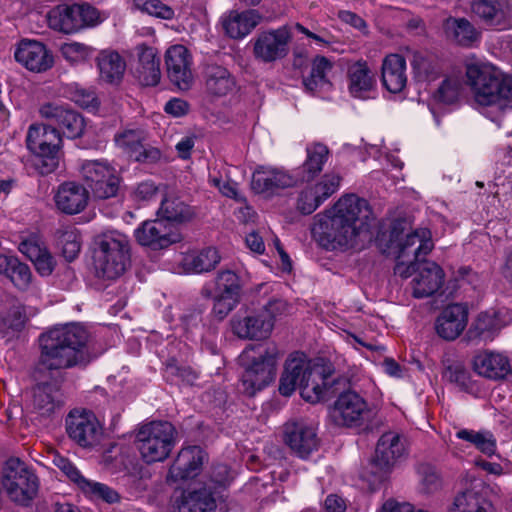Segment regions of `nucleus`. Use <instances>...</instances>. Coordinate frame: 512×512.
Here are the masks:
<instances>
[{"mask_svg": "<svg viewBox=\"0 0 512 512\" xmlns=\"http://www.w3.org/2000/svg\"><path fill=\"white\" fill-rule=\"evenodd\" d=\"M215 508V499L207 488L184 493L178 506L179 512H211Z\"/></svg>", "mask_w": 512, "mask_h": 512, "instance_id": "46", "label": "nucleus"}, {"mask_svg": "<svg viewBox=\"0 0 512 512\" xmlns=\"http://www.w3.org/2000/svg\"><path fill=\"white\" fill-rule=\"evenodd\" d=\"M332 68L333 63L328 58L315 57L311 64L310 74L303 79L305 88L312 93L328 90L331 87L328 75Z\"/></svg>", "mask_w": 512, "mask_h": 512, "instance_id": "42", "label": "nucleus"}, {"mask_svg": "<svg viewBox=\"0 0 512 512\" xmlns=\"http://www.w3.org/2000/svg\"><path fill=\"white\" fill-rule=\"evenodd\" d=\"M260 19L255 10L231 11L223 19V27L229 37L240 39L248 35L259 24Z\"/></svg>", "mask_w": 512, "mask_h": 512, "instance_id": "38", "label": "nucleus"}, {"mask_svg": "<svg viewBox=\"0 0 512 512\" xmlns=\"http://www.w3.org/2000/svg\"><path fill=\"white\" fill-rule=\"evenodd\" d=\"M30 261L34 264L36 271L41 276L51 275L56 267V260L48 248Z\"/></svg>", "mask_w": 512, "mask_h": 512, "instance_id": "61", "label": "nucleus"}, {"mask_svg": "<svg viewBox=\"0 0 512 512\" xmlns=\"http://www.w3.org/2000/svg\"><path fill=\"white\" fill-rule=\"evenodd\" d=\"M279 353L273 345H250L240 355L243 392L254 396L276 377Z\"/></svg>", "mask_w": 512, "mask_h": 512, "instance_id": "5", "label": "nucleus"}, {"mask_svg": "<svg viewBox=\"0 0 512 512\" xmlns=\"http://www.w3.org/2000/svg\"><path fill=\"white\" fill-rule=\"evenodd\" d=\"M406 455L407 444L405 438L395 431H388L383 433L377 442L373 465L387 474Z\"/></svg>", "mask_w": 512, "mask_h": 512, "instance_id": "21", "label": "nucleus"}, {"mask_svg": "<svg viewBox=\"0 0 512 512\" xmlns=\"http://www.w3.org/2000/svg\"><path fill=\"white\" fill-rule=\"evenodd\" d=\"M299 178L281 167L258 166L253 174L251 188L257 194L272 197L297 184Z\"/></svg>", "mask_w": 512, "mask_h": 512, "instance_id": "16", "label": "nucleus"}, {"mask_svg": "<svg viewBox=\"0 0 512 512\" xmlns=\"http://www.w3.org/2000/svg\"><path fill=\"white\" fill-rule=\"evenodd\" d=\"M474 371L482 377L491 380L504 379L511 373L509 358L500 352L484 351L473 359Z\"/></svg>", "mask_w": 512, "mask_h": 512, "instance_id": "32", "label": "nucleus"}, {"mask_svg": "<svg viewBox=\"0 0 512 512\" xmlns=\"http://www.w3.org/2000/svg\"><path fill=\"white\" fill-rule=\"evenodd\" d=\"M307 158L302 165V181H309L316 177L328 159L329 150L322 143H313L306 148Z\"/></svg>", "mask_w": 512, "mask_h": 512, "instance_id": "47", "label": "nucleus"}, {"mask_svg": "<svg viewBox=\"0 0 512 512\" xmlns=\"http://www.w3.org/2000/svg\"><path fill=\"white\" fill-rule=\"evenodd\" d=\"M510 316L504 310H489L480 313L467 331V338L471 342H490L500 330L510 323Z\"/></svg>", "mask_w": 512, "mask_h": 512, "instance_id": "25", "label": "nucleus"}, {"mask_svg": "<svg viewBox=\"0 0 512 512\" xmlns=\"http://www.w3.org/2000/svg\"><path fill=\"white\" fill-rule=\"evenodd\" d=\"M231 327L233 333L241 339L263 340L271 334L273 322L259 311L245 314L238 312L231 319Z\"/></svg>", "mask_w": 512, "mask_h": 512, "instance_id": "26", "label": "nucleus"}, {"mask_svg": "<svg viewBox=\"0 0 512 512\" xmlns=\"http://www.w3.org/2000/svg\"><path fill=\"white\" fill-rule=\"evenodd\" d=\"M380 512H429L424 509H417L414 505L408 502H398L395 500L386 501L382 507Z\"/></svg>", "mask_w": 512, "mask_h": 512, "instance_id": "63", "label": "nucleus"}, {"mask_svg": "<svg viewBox=\"0 0 512 512\" xmlns=\"http://www.w3.org/2000/svg\"><path fill=\"white\" fill-rule=\"evenodd\" d=\"M220 262L217 249L208 247L201 251H193L182 257L181 264L187 273L208 272Z\"/></svg>", "mask_w": 512, "mask_h": 512, "instance_id": "44", "label": "nucleus"}, {"mask_svg": "<svg viewBox=\"0 0 512 512\" xmlns=\"http://www.w3.org/2000/svg\"><path fill=\"white\" fill-rule=\"evenodd\" d=\"M455 435L458 439L470 443L487 456H491L496 452V439L490 431L460 429Z\"/></svg>", "mask_w": 512, "mask_h": 512, "instance_id": "50", "label": "nucleus"}, {"mask_svg": "<svg viewBox=\"0 0 512 512\" xmlns=\"http://www.w3.org/2000/svg\"><path fill=\"white\" fill-rule=\"evenodd\" d=\"M97 66L101 80L109 84L119 83L126 69L124 59L114 51L100 52L97 56Z\"/></svg>", "mask_w": 512, "mask_h": 512, "instance_id": "41", "label": "nucleus"}, {"mask_svg": "<svg viewBox=\"0 0 512 512\" xmlns=\"http://www.w3.org/2000/svg\"><path fill=\"white\" fill-rule=\"evenodd\" d=\"M137 9L157 18L170 20L174 17V10L160 0H134Z\"/></svg>", "mask_w": 512, "mask_h": 512, "instance_id": "56", "label": "nucleus"}, {"mask_svg": "<svg viewBox=\"0 0 512 512\" xmlns=\"http://www.w3.org/2000/svg\"><path fill=\"white\" fill-rule=\"evenodd\" d=\"M138 243L154 250L164 249L181 241L182 236L170 223L161 218L147 220L134 231Z\"/></svg>", "mask_w": 512, "mask_h": 512, "instance_id": "20", "label": "nucleus"}, {"mask_svg": "<svg viewBox=\"0 0 512 512\" xmlns=\"http://www.w3.org/2000/svg\"><path fill=\"white\" fill-rule=\"evenodd\" d=\"M59 243L62 246V252L64 257L68 261L74 260L81 248V243L78 234L73 229H65L59 231L58 237Z\"/></svg>", "mask_w": 512, "mask_h": 512, "instance_id": "57", "label": "nucleus"}, {"mask_svg": "<svg viewBox=\"0 0 512 512\" xmlns=\"http://www.w3.org/2000/svg\"><path fill=\"white\" fill-rule=\"evenodd\" d=\"M368 412V405L359 394L346 391L335 401L331 417L338 426L358 427L364 423Z\"/></svg>", "mask_w": 512, "mask_h": 512, "instance_id": "19", "label": "nucleus"}, {"mask_svg": "<svg viewBox=\"0 0 512 512\" xmlns=\"http://www.w3.org/2000/svg\"><path fill=\"white\" fill-rule=\"evenodd\" d=\"M412 294L415 298H425L436 293L444 283V271L435 262L421 261L411 268Z\"/></svg>", "mask_w": 512, "mask_h": 512, "instance_id": "24", "label": "nucleus"}, {"mask_svg": "<svg viewBox=\"0 0 512 512\" xmlns=\"http://www.w3.org/2000/svg\"><path fill=\"white\" fill-rule=\"evenodd\" d=\"M65 427L69 438L83 448L96 445L103 431L95 414L85 409L70 411L65 419Z\"/></svg>", "mask_w": 512, "mask_h": 512, "instance_id": "14", "label": "nucleus"}, {"mask_svg": "<svg viewBox=\"0 0 512 512\" xmlns=\"http://www.w3.org/2000/svg\"><path fill=\"white\" fill-rule=\"evenodd\" d=\"M205 454L198 446L181 449L169 469V477L174 481L197 476L201 470Z\"/></svg>", "mask_w": 512, "mask_h": 512, "instance_id": "33", "label": "nucleus"}, {"mask_svg": "<svg viewBox=\"0 0 512 512\" xmlns=\"http://www.w3.org/2000/svg\"><path fill=\"white\" fill-rule=\"evenodd\" d=\"M140 82L145 86H155L161 79L160 58L152 47H144L139 53L137 68Z\"/></svg>", "mask_w": 512, "mask_h": 512, "instance_id": "43", "label": "nucleus"}, {"mask_svg": "<svg viewBox=\"0 0 512 512\" xmlns=\"http://www.w3.org/2000/svg\"><path fill=\"white\" fill-rule=\"evenodd\" d=\"M49 124L30 125L26 145L34 155V165L42 174L52 173L62 157V136L58 128Z\"/></svg>", "mask_w": 512, "mask_h": 512, "instance_id": "7", "label": "nucleus"}, {"mask_svg": "<svg viewBox=\"0 0 512 512\" xmlns=\"http://www.w3.org/2000/svg\"><path fill=\"white\" fill-rule=\"evenodd\" d=\"M15 60L27 70L43 73L54 65L52 51L42 42L23 39L19 42L15 53Z\"/></svg>", "mask_w": 512, "mask_h": 512, "instance_id": "23", "label": "nucleus"}, {"mask_svg": "<svg viewBox=\"0 0 512 512\" xmlns=\"http://www.w3.org/2000/svg\"><path fill=\"white\" fill-rule=\"evenodd\" d=\"M338 175H325L322 181L304 188L297 200V209L304 215L313 213L327 198L335 193L340 185Z\"/></svg>", "mask_w": 512, "mask_h": 512, "instance_id": "28", "label": "nucleus"}, {"mask_svg": "<svg viewBox=\"0 0 512 512\" xmlns=\"http://www.w3.org/2000/svg\"><path fill=\"white\" fill-rule=\"evenodd\" d=\"M143 136L138 130H124L115 135L116 145L131 159L138 162H155L161 154L156 148H145L142 144Z\"/></svg>", "mask_w": 512, "mask_h": 512, "instance_id": "34", "label": "nucleus"}, {"mask_svg": "<svg viewBox=\"0 0 512 512\" xmlns=\"http://www.w3.org/2000/svg\"><path fill=\"white\" fill-rule=\"evenodd\" d=\"M348 90L355 98H366L376 84L375 74L364 60H357L347 68Z\"/></svg>", "mask_w": 512, "mask_h": 512, "instance_id": "36", "label": "nucleus"}, {"mask_svg": "<svg viewBox=\"0 0 512 512\" xmlns=\"http://www.w3.org/2000/svg\"><path fill=\"white\" fill-rule=\"evenodd\" d=\"M42 118L48 120L62 130V134L70 139L79 138L85 129L84 118L76 111L55 103H45L39 108Z\"/></svg>", "mask_w": 512, "mask_h": 512, "instance_id": "22", "label": "nucleus"}, {"mask_svg": "<svg viewBox=\"0 0 512 512\" xmlns=\"http://www.w3.org/2000/svg\"><path fill=\"white\" fill-rule=\"evenodd\" d=\"M2 484L10 499L22 505L28 504L38 491L37 476L18 458L6 461Z\"/></svg>", "mask_w": 512, "mask_h": 512, "instance_id": "10", "label": "nucleus"}, {"mask_svg": "<svg viewBox=\"0 0 512 512\" xmlns=\"http://www.w3.org/2000/svg\"><path fill=\"white\" fill-rule=\"evenodd\" d=\"M443 29L447 38L464 48L477 47L482 39V32L464 17L447 18L444 21Z\"/></svg>", "mask_w": 512, "mask_h": 512, "instance_id": "35", "label": "nucleus"}, {"mask_svg": "<svg viewBox=\"0 0 512 512\" xmlns=\"http://www.w3.org/2000/svg\"><path fill=\"white\" fill-rule=\"evenodd\" d=\"M26 321L25 308L21 305L12 306L5 314L0 315V337L6 342L11 341L18 336Z\"/></svg>", "mask_w": 512, "mask_h": 512, "instance_id": "48", "label": "nucleus"}, {"mask_svg": "<svg viewBox=\"0 0 512 512\" xmlns=\"http://www.w3.org/2000/svg\"><path fill=\"white\" fill-rule=\"evenodd\" d=\"M60 53L69 64L79 65L91 58L94 49L84 43L73 41L62 44Z\"/></svg>", "mask_w": 512, "mask_h": 512, "instance_id": "53", "label": "nucleus"}, {"mask_svg": "<svg viewBox=\"0 0 512 512\" xmlns=\"http://www.w3.org/2000/svg\"><path fill=\"white\" fill-rule=\"evenodd\" d=\"M46 18L51 29L64 34H73L100 22L97 9L88 4L57 5Z\"/></svg>", "mask_w": 512, "mask_h": 512, "instance_id": "9", "label": "nucleus"}, {"mask_svg": "<svg viewBox=\"0 0 512 512\" xmlns=\"http://www.w3.org/2000/svg\"><path fill=\"white\" fill-rule=\"evenodd\" d=\"M468 321V311L461 304L448 305L435 322V330L444 340H455L465 329Z\"/></svg>", "mask_w": 512, "mask_h": 512, "instance_id": "30", "label": "nucleus"}, {"mask_svg": "<svg viewBox=\"0 0 512 512\" xmlns=\"http://www.w3.org/2000/svg\"><path fill=\"white\" fill-rule=\"evenodd\" d=\"M38 364L47 370L86 367L97 354L92 351L90 334L78 323L56 325L39 336Z\"/></svg>", "mask_w": 512, "mask_h": 512, "instance_id": "2", "label": "nucleus"}, {"mask_svg": "<svg viewBox=\"0 0 512 512\" xmlns=\"http://www.w3.org/2000/svg\"><path fill=\"white\" fill-rule=\"evenodd\" d=\"M382 83L391 93L401 92L407 84L406 60L399 54L386 56L382 63Z\"/></svg>", "mask_w": 512, "mask_h": 512, "instance_id": "37", "label": "nucleus"}, {"mask_svg": "<svg viewBox=\"0 0 512 512\" xmlns=\"http://www.w3.org/2000/svg\"><path fill=\"white\" fill-rule=\"evenodd\" d=\"M18 249L29 260H32L40 253H43V251L47 249V246L39 235L31 234L21 240Z\"/></svg>", "mask_w": 512, "mask_h": 512, "instance_id": "58", "label": "nucleus"}, {"mask_svg": "<svg viewBox=\"0 0 512 512\" xmlns=\"http://www.w3.org/2000/svg\"><path fill=\"white\" fill-rule=\"evenodd\" d=\"M158 188L151 181L141 182L134 190V197L140 201H148L154 198Z\"/></svg>", "mask_w": 512, "mask_h": 512, "instance_id": "64", "label": "nucleus"}, {"mask_svg": "<svg viewBox=\"0 0 512 512\" xmlns=\"http://www.w3.org/2000/svg\"><path fill=\"white\" fill-rule=\"evenodd\" d=\"M329 375L325 365L309 360L303 353H294L285 362L278 390L289 397L298 387L304 400L317 403L324 397Z\"/></svg>", "mask_w": 512, "mask_h": 512, "instance_id": "4", "label": "nucleus"}, {"mask_svg": "<svg viewBox=\"0 0 512 512\" xmlns=\"http://www.w3.org/2000/svg\"><path fill=\"white\" fill-rule=\"evenodd\" d=\"M56 207L63 213L73 215L82 212L88 204L87 189L76 182L62 183L55 194Z\"/></svg>", "mask_w": 512, "mask_h": 512, "instance_id": "31", "label": "nucleus"}, {"mask_svg": "<svg viewBox=\"0 0 512 512\" xmlns=\"http://www.w3.org/2000/svg\"><path fill=\"white\" fill-rule=\"evenodd\" d=\"M462 92V82L459 78L450 77L445 79L435 93V98L445 104L456 102Z\"/></svg>", "mask_w": 512, "mask_h": 512, "instance_id": "55", "label": "nucleus"}, {"mask_svg": "<svg viewBox=\"0 0 512 512\" xmlns=\"http://www.w3.org/2000/svg\"><path fill=\"white\" fill-rule=\"evenodd\" d=\"M159 218L165 222H186L194 217L193 209L174 195L166 196L157 211Z\"/></svg>", "mask_w": 512, "mask_h": 512, "instance_id": "45", "label": "nucleus"}, {"mask_svg": "<svg viewBox=\"0 0 512 512\" xmlns=\"http://www.w3.org/2000/svg\"><path fill=\"white\" fill-rule=\"evenodd\" d=\"M213 314L224 319L239 303L240 299L214 292Z\"/></svg>", "mask_w": 512, "mask_h": 512, "instance_id": "59", "label": "nucleus"}, {"mask_svg": "<svg viewBox=\"0 0 512 512\" xmlns=\"http://www.w3.org/2000/svg\"><path fill=\"white\" fill-rule=\"evenodd\" d=\"M444 378L462 389H467L470 383L469 372L459 363L449 365L443 373Z\"/></svg>", "mask_w": 512, "mask_h": 512, "instance_id": "60", "label": "nucleus"}, {"mask_svg": "<svg viewBox=\"0 0 512 512\" xmlns=\"http://www.w3.org/2000/svg\"><path fill=\"white\" fill-rule=\"evenodd\" d=\"M287 309V303L280 298L270 299L259 312L264 314L265 317L271 318L274 323L276 316L283 314Z\"/></svg>", "mask_w": 512, "mask_h": 512, "instance_id": "62", "label": "nucleus"}, {"mask_svg": "<svg viewBox=\"0 0 512 512\" xmlns=\"http://www.w3.org/2000/svg\"><path fill=\"white\" fill-rule=\"evenodd\" d=\"M193 59L189 50L180 44L169 47L165 53L167 76L181 91L189 90L194 83Z\"/></svg>", "mask_w": 512, "mask_h": 512, "instance_id": "17", "label": "nucleus"}, {"mask_svg": "<svg viewBox=\"0 0 512 512\" xmlns=\"http://www.w3.org/2000/svg\"><path fill=\"white\" fill-rule=\"evenodd\" d=\"M283 439L299 458L306 459L319 447L316 426L304 418L291 419L283 426Z\"/></svg>", "mask_w": 512, "mask_h": 512, "instance_id": "13", "label": "nucleus"}, {"mask_svg": "<svg viewBox=\"0 0 512 512\" xmlns=\"http://www.w3.org/2000/svg\"><path fill=\"white\" fill-rule=\"evenodd\" d=\"M94 267L97 277L115 280L130 265V243L126 235L108 231L95 238Z\"/></svg>", "mask_w": 512, "mask_h": 512, "instance_id": "6", "label": "nucleus"}, {"mask_svg": "<svg viewBox=\"0 0 512 512\" xmlns=\"http://www.w3.org/2000/svg\"><path fill=\"white\" fill-rule=\"evenodd\" d=\"M80 172L94 197L108 199L117 194L119 177L116 170L105 160H85Z\"/></svg>", "mask_w": 512, "mask_h": 512, "instance_id": "12", "label": "nucleus"}, {"mask_svg": "<svg viewBox=\"0 0 512 512\" xmlns=\"http://www.w3.org/2000/svg\"><path fill=\"white\" fill-rule=\"evenodd\" d=\"M470 11L479 22L492 28L506 27L511 18L508 0H471Z\"/></svg>", "mask_w": 512, "mask_h": 512, "instance_id": "27", "label": "nucleus"}, {"mask_svg": "<svg viewBox=\"0 0 512 512\" xmlns=\"http://www.w3.org/2000/svg\"><path fill=\"white\" fill-rule=\"evenodd\" d=\"M420 477V489L425 494L437 492L442 487V480L436 469L427 464H421L418 467Z\"/></svg>", "mask_w": 512, "mask_h": 512, "instance_id": "54", "label": "nucleus"}, {"mask_svg": "<svg viewBox=\"0 0 512 512\" xmlns=\"http://www.w3.org/2000/svg\"><path fill=\"white\" fill-rule=\"evenodd\" d=\"M466 83L478 110L493 122L512 110V77L485 62L466 65Z\"/></svg>", "mask_w": 512, "mask_h": 512, "instance_id": "3", "label": "nucleus"}, {"mask_svg": "<svg viewBox=\"0 0 512 512\" xmlns=\"http://www.w3.org/2000/svg\"><path fill=\"white\" fill-rule=\"evenodd\" d=\"M433 248L431 232L426 228L416 229L409 233L399 243L395 274L402 278L411 276V268L420 261V257L426 256Z\"/></svg>", "mask_w": 512, "mask_h": 512, "instance_id": "11", "label": "nucleus"}, {"mask_svg": "<svg viewBox=\"0 0 512 512\" xmlns=\"http://www.w3.org/2000/svg\"><path fill=\"white\" fill-rule=\"evenodd\" d=\"M209 183L217 188L219 192L228 198L234 199L239 203H245V197L239 192L237 183L231 181L226 173L213 169L209 173Z\"/></svg>", "mask_w": 512, "mask_h": 512, "instance_id": "51", "label": "nucleus"}, {"mask_svg": "<svg viewBox=\"0 0 512 512\" xmlns=\"http://www.w3.org/2000/svg\"><path fill=\"white\" fill-rule=\"evenodd\" d=\"M0 274L6 276L19 290H27L32 281L29 266L15 256L0 255Z\"/></svg>", "mask_w": 512, "mask_h": 512, "instance_id": "40", "label": "nucleus"}, {"mask_svg": "<svg viewBox=\"0 0 512 512\" xmlns=\"http://www.w3.org/2000/svg\"><path fill=\"white\" fill-rule=\"evenodd\" d=\"M372 212L368 202L354 194L342 196L315 216L312 235L325 249L355 248L370 239Z\"/></svg>", "mask_w": 512, "mask_h": 512, "instance_id": "1", "label": "nucleus"}, {"mask_svg": "<svg viewBox=\"0 0 512 512\" xmlns=\"http://www.w3.org/2000/svg\"><path fill=\"white\" fill-rule=\"evenodd\" d=\"M481 482L459 493L453 502L450 512H493L492 504L486 499L481 489Z\"/></svg>", "mask_w": 512, "mask_h": 512, "instance_id": "39", "label": "nucleus"}, {"mask_svg": "<svg viewBox=\"0 0 512 512\" xmlns=\"http://www.w3.org/2000/svg\"><path fill=\"white\" fill-rule=\"evenodd\" d=\"M241 289L240 277L234 271L223 270L218 273L215 280V293L240 299Z\"/></svg>", "mask_w": 512, "mask_h": 512, "instance_id": "52", "label": "nucleus"}, {"mask_svg": "<svg viewBox=\"0 0 512 512\" xmlns=\"http://www.w3.org/2000/svg\"><path fill=\"white\" fill-rule=\"evenodd\" d=\"M53 463L90 498L103 500L109 504L119 500V495L114 489L106 484L86 479L69 459L56 455L53 459Z\"/></svg>", "mask_w": 512, "mask_h": 512, "instance_id": "18", "label": "nucleus"}, {"mask_svg": "<svg viewBox=\"0 0 512 512\" xmlns=\"http://www.w3.org/2000/svg\"><path fill=\"white\" fill-rule=\"evenodd\" d=\"M176 429L168 421H152L138 430L137 445L146 463L164 461L176 444Z\"/></svg>", "mask_w": 512, "mask_h": 512, "instance_id": "8", "label": "nucleus"}, {"mask_svg": "<svg viewBox=\"0 0 512 512\" xmlns=\"http://www.w3.org/2000/svg\"><path fill=\"white\" fill-rule=\"evenodd\" d=\"M204 91L212 99L225 97L236 90L234 75L224 66L210 63L202 72Z\"/></svg>", "mask_w": 512, "mask_h": 512, "instance_id": "29", "label": "nucleus"}, {"mask_svg": "<svg viewBox=\"0 0 512 512\" xmlns=\"http://www.w3.org/2000/svg\"><path fill=\"white\" fill-rule=\"evenodd\" d=\"M33 406L40 415H51L61 406L59 392L48 384L38 385L33 393Z\"/></svg>", "mask_w": 512, "mask_h": 512, "instance_id": "49", "label": "nucleus"}, {"mask_svg": "<svg viewBox=\"0 0 512 512\" xmlns=\"http://www.w3.org/2000/svg\"><path fill=\"white\" fill-rule=\"evenodd\" d=\"M291 39V33L286 26L263 31L254 40V56L263 63L281 60L289 53Z\"/></svg>", "mask_w": 512, "mask_h": 512, "instance_id": "15", "label": "nucleus"}]
</instances>
